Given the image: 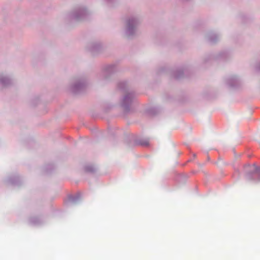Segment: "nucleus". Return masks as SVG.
<instances>
[{
    "instance_id": "nucleus-17",
    "label": "nucleus",
    "mask_w": 260,
    "mask_h": 260,
    "mask_svg": "<svg viewBox=\"0 0 260 260\" xmlns=\"http://www.w3.org/2000/svg\"><path fill=\"white\" fill-rule=\"evenodd\" d=\"M256 174H258L260 176V167L257 166L256 167Z\"/></svg>"
},
{
    "instance_id": "nucleus-11",
    "label": "nucleus",
    "mask_w": 260,
    "mask_h": 260,
    "mask_svg": "<svg viewBox=\"0 0 260 260\" xmlns=\"http://www.w3.org/2000/svg\"><path fill=\"white\" fill-rule=\"evenodd\" d=\"M207 40L211 44L215 43L219 40V36L213 32H210L207 36Z\"/></svg>"
},
{
    "instance_id": "nucleus-15",
    "label": "nucleus",
    "mask_w": 260,
    "mask_h": 260,
    "mask_svg": "<svg viewBox=\"0 0 260 260\" xmlns=\"http://www.w3.org/2000/svg\"><path fill=\"white\" fill-rule=\"evenodd\" d=\"M228 55V54L226 52H221L218 55L217 58L225 59L227 58Z\"/></svg>"
},
{
    "instance_id": "nucleus-18",
    "label": "nucleus",
    "mask_w": 260,
    "mask_h": 260,
    "mask_svg": "<svg viewBox=\"0 0 260 260\" xmlns=\"http://www.w3.org/2000/svg\"><path fill=\"white\" fill-rule=\"evenodd\" d=\"M116 0H107V1L109 3H113L115 2H116Z\"/></svg>"
},
{
    "instance_id": "nucleus-6",
    "label": "nucleus",
    "mask_w": 260,
    "mask_h": 260,
    "mask_svg": "<svg viewBox=\"0 0 260 260\" xmlns=\"http://www.w3.org/2000/svg\"><path fill=\"white\" fill-rule=\"evenodd\" d=\"M256 167L257 165L255 164H247L244 166L243 171L247 177H251L254 174H256Z\"/></svg>"
},
{
    "instance_id": "nucleus-16",
    "label": "nucleus",
    "mask_w": 260,
    "mask_h": 260,
    "mask_svg": "<svg viewBox=\"0 0 260 260\" xmlns=\"http://www.w3.org/2000/svg\"><path fill=\"white\" fill-rule=\"evenodd\" d=\"M189 177H190V176H188L186 174H182V175H180V176H179L180 179H184V178H189Z\"/></svg>"
},
{
    "instance_id": "nucleus-9",
    "label": "nucleus",
    "mask_w": 260,
    "mask_h": 260,
    "mask_svg": "<svg viewBox=\"0 0 260 260\" xmlns=\"http://www.w3.org/2000/svg\"><path fill=\"white\" fill-rule=\"evenodd\" d=\"M13 83L12 79L8 76L4 74L0 75V85L3 87H7L11 85Z\"/></svg>"
},
{
    "instance_id": "nucleus-5",
    "label": "nucleus",
    "mask_w": 260,
    "mask_h": 260,
    "mask_svg": "<svg viewBox=\"0 0 260 260\" xmlns=\"http://www.w3.org/2000/svg\"><path fill=\"white\" fill-rule=\"evenodd\" d=\"M117 71L115 65L111 64L106 66L100 74L102 80H108L109 78Z\"/></svg>"
},
{
    "instance_id": "nucleus-12",
    "label": "nucleus",
    "mask_w": 260,
    "mask_h": 260,
    "mask_svg": "<svg viewBox=\"0 0 260 260\" xmlns=\"http://www.w3.org/2000/svg\"><path fill=\"white\" fill-rule=\"evenodd\" d=\"M184 72L182 69H179L174 71L173 73V76L176 79L181 78L183 76Z\"/></svg>"
},
{
    "instance_id": "nucleus-19",
    "label": "nucleus",
    "mask_w": 260,
    "mask_h": 260,
    "mask_svg": "<svg viewBox=\"0 0 260 260\" xmlns=\"http://www.w3.org/2000/svg\"><path fill=\"white\" fill-rule=\"evenodd\" d=\"M256 70H260V66L256 67Z\"/></svg>"
},
{
    "instance_id": "nucleus-3",
    "label": "nucleus",
    "mask_w": 260,
    "mask_h": 260,
    "mask_svg": "<svg viewBox=\"0 0 260 260\" xmlns=\"http://www.w3.org/2000/svg\"><path fill=\"white\" fill-rule=\"evenodd\" d=\"M89 15V12L84 7L75 8L68 15V18L71 20L79 21L86 19Z\"/></svg>"
},
{
    "instance_id": "nucleus-14",
    "label": "nucleus",
    "mask_w": 260,
    "mask_h": 260,
    "mask_svg": "<svg viewBox=\"0 0 260 260\" xmlns=\"http://www.w3.org/2000/svg\"><path fill=\"white\" fill-rule=\"evenodd\" d=\"M147 112L151 115H155L158 112V109L156 108H151L147 110Z\"/></svg>"
},
{
    "instance_id": "nucleus-2",
    "label": "nucleus",
    "mask_w": 260,
    "mask_h": 260,
    "mask_svg": "<svg viewBox=\"0 0 260 260\" xmlns=\"http://www.w3.org/2000/svg\"><path fill=\"white\" fill-rule=\"evenodd\" d=\"M140 23L141 20L139 16H130L128 17L125 21V35L129 38L135 37L137 34Z\"/></svg>"
},
{
    "instance_id": "nucleus-13",
    "label": "nucleus",
    "mask_w": 260,
    "mask_h": 260,
    "mask_svg": "<svg viewBox=\"0 0 260 260\" xmlns=\"http://www.w3.org/2000/svg\"><path fill=\"white\" fill-rule=\"evenodd\" d=\"M84 169L86 172L89 173H93L96 171V168L92 165H86Z\"/></svg>"
},
{
    "instance_id": "nucleus-1",
    "label": "nucleus",
    "mask_w": 260,
    "mask_h": 260,
    "mask_svg": "<svg viewBox=\"0 0 260 260\" xmlns=\"http://www.w3.org/2000/svg\"><path fill=\"white\" fill-rule=\"evenodd\" d=\"M119 90L125 92L120 101V105L125 113L130 111L131 107L135 99V93L133 91H129L127 83L125 81H120L118 83Z\"/></svg>"
},
{
    "instance_id": "nucleus-10",
    "label": "nucleus",
    "mask_w": 260,
    "mask_h": 260,
    "mask_svg": "<svg viewBox=\"0 0 260 260\" xmlns=\"http://www.w3.org/2000/svg\"><path fill=\"white\" fill-rule=\"evenodd\" d=\"M135 143L137 145L148 146L149 145V139L143 138H137L135 140Z\"/></svg>"
},
{
    "instance_id": "nucleus-7",
    "label": "nucleus",
    "mask_w": 260,
    "mask_h": 260,
    "mask_svg": "<svg viewBox=\"0 0 260 260\" xmlns=\"http://www.w3.org/2000/svg\"><path fill=\"white\" fill-rule=\"evenodd\" d=\"M226 83L230 87L236 88L241 85L240 80L235 76H232L226 80Z\"/></svg>"
},
{
    "instance_id": "nucleus-8",
    "label": "nucleus",
    "mask_w": 260,
    "mask_h": 260,
    "mask_svg": "<svg viewBox=\"0 0 260 260\" xmlns=\"http://www.w3.org/2000/svg\"><path fill=\"white\" fill-rule=\"evenodd\" d=\"M102 49L101 44L98 42H92L87 46V49L92 55L96 54L101 51Z\"/></svg>"
},
{
    "instance_id": "nucleus-4",
    "label": "nucleus",
    "mask_w": 260,
    "mask_h": 260,
    "mask_svg": "<svg viewBox=\"0 0 260 260\" xmlns=\"http://www.w3.org/2000/svg\"><path fill=\"white\" fill-rule=\"evenodd\" d=\"M87 86V82L85 78L79 79L70 86V90L74 94L83 92Z\"/></svg>"
},
{
    "instance_id": "nucleus-20",
    "label": "nucleus",
    "mask_w": 260,
    "mask_h": 260,
    "mask_svg": "<svg viewBox=\"0 0 260 260\" xmlns=\"http://www.w3.org/2000/svg\"><path fill=\"white\" fill-rule=\"evenodd\" d=\"M193 156L194 158H195L196 157V154L195 153H193Z\"/></svg>"
}]
</instances>
